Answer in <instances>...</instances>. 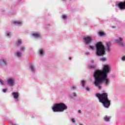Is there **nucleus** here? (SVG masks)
<instances>
[{
    "label": "nucleus",
    "mask_w": 125,
    "mask_h": 125,
    "mask_svg": "<svg viewBox=\"0 0 125 125\" xmlns=\"http://www.w3.org/2000/svg\"><path fill=\"white\" fill-rule=\"evenodd\" d=\"M25 49L26 48L25 47V46H22L20 49V51H25Z\"/></svg>",
    "instance_id": "393cba45"
},
{
    "label": "nucleus",
    "mask_w": 125,
    "mask_h": 125,
    "mask_svg": "<svg viewBox=\"0 0 125 125\" xmlns=\"http://www.w3.org/2000/svg\"><path fill=\"white\" fill-rule=\"evenodd\" d=\"M85 55H90V53L89 52H86L85 53Z\"/></svg>",
    "instance_id": "2f4dec72"
},
{
    "label": "nucleus",
    "mask_w": 125,
    "mask_h": 125,
    "mask_svg": "<svg viewBox=\"0 0 125 125\" xmlns=\"http://www.w3.org/2000/svg\"><path fill=\"white\" fill-rule=\"evenodd\" d=\"M106 48L102 42H98L96 44V55L97 56H102L106 53Z\"/></svg>",
    "instance_id": "7ed1b4c3"
},
{
    "label": "nucleus",
    "mask_w": 125,
    "mask_h": 125,
    "mask_svg": "<svg viewBox=\"0 0 125 125\" xmlns=\"http://www.w3.org/2000/svg\"><path fill=\"white\" fill-rule=\"evenodd\" d=\"M112 28H116V26H112Z\"/></svg>",
    "instance_id": "58836bf2"
},
{
    "label": "nucleus",
    "mask_w": 125,
    "mask_h": 125,
    "mask_svg": "<svg viewBox=\"0 0 125 125\" xmlns=\"http://www.w3.org/2000/svg\"><path fill=\"white\" fill-rule=\"evenodd\" d=\"M96 97L99 98V102L102 103L104 108H109L111 105V100L108 99V94L103 93L102 94H97Z\"/></svg>",
    "instance_id": "f03ea898"
},
{
    "label": "nucleus",
    "mask_w": 125,
    "mask_h": 125,
    "mask_svg": "<svg viewBox=\"0 0 125 125\" xmlns=\"http://www.w3.org/2000/svg\"><path fill=\"white\" fill-rule=\"evenodd\" d=\"M90 63H91V64H94V61L93 60H91L90 61Z\"/></svg>",
    "instance_id": "c756f323"
},
{
    "label": "nucleus",
    "mask_w": 125,
    "mask_h": 125,
    "mask_svg": "<svg viewBox=\"0 0 125 125\" xmlns=\"http://www.w3.org/2000/svg\"><path fill=\"white\" fill-rule=\"evenodd\" d=\"M83 41L84 44L87 45V44H89V43H91L93 42V39H92L91 36H87L83 38Z\"/></svg>",
    "instance_id": "39448f33"
},
{
    "label": "nucleus",
    "mask_w": 125,
    "mask_h": 125,
    "mask_svg": "<svg viewBox=\"0 0 125 125\" xmlns=\"http://www.w3.org/2000/svg\"><path fill=\"white\" fill-rule=\"evenodd\" d=\"M86 83V82L85 80L81 81V84H82V86L83 87H84V86H85V83Z\"/></svg>",
    "instance_id": "412c9836"
},
{
    "label": "nucleus",
    "mask_w": 125,
    "mask_h": 125,
    "mask_svg": "<svg viewBox=\"0 0 125 125\" xmlns=\"http://www.w3.org/2000/svg\"><path fill=\"white\" fill-rule=\"evenodd\" d=\"M20 1H21V0H19Z\"/></svg>",
    "instance_id": "ea45409f"
},
{
    "label": "nucleus",
    "mask_w": 125,
    "mask_h": 125,
    "mask_svg": "<svg viewBox=\"0 0 125 125\" xmlns=\"http://www.w3.org/2000/svg\"><path fill=\"white\" fill-rule=\"evenodd\" d=\"M77 88H78V86H77V85H73L71 87V89H77Z\"/></svg>",
    "instance_id": "b1692460"
},
{
    "label": "nucleus",
    "mask_w": 125,
    "mask_h": 125,
    "mask_svg": "<svg viewBox=\"0 0 125 125\" xmlns=\"http://www.w3.org/2000/svg\"><path fill=\"white\" fill-rule=\"evenodd\" d=\"M5 36L7 38H11V36H12V34L11 33V32L9 31H6L5 32Z\"/></svg>",
    "instance_id": "a211bd4d"
},
{
    "label": "nucleus",
    "mask_w": 125,
    "mask_h": 125,
    "mask_svg": "<svg viewBox=\"0 0 125 125\" xmlns=\"http://www.w3.org/2000/svg\"><path fill=\"white\" fill-rule=\"evenodd\" d=\"M121 59L122 61H125V56L122 57Z\"/></svg>",
    "instance_id": "473e14b6"
},
{
    "label": "nucleus",
    "mask_w": 125,
    "mask_h": 125,
    "mask_svg": "<svg viewBox=\"0 0 125 125\" xmlns=\"http://www.w3.org/2000/svg\"><path fill=\"white\" fill-rule=\"evenodd\" d=\"M7 83L9 86H14L15 85V79L9 78L7 80Z\"/></svg>",
    "instance_id": "6e6552de"
},
{
    "label": "nucleus",
    "mask_w": 125,
    "mask_h": 125,
    "mask_svg": "<svg viewBox=\"0 0 125 125\" xmlns=\"http://www.w3.org/2000/svg\"><path fill=\"white\" fill-rule=\"evenodd\" d=\"M12 96L15 99V102H19L20 100L19 99V96L20 94L18 92H13L12 93Z\"/></svg>",
    "instance_id": "1a4fd4ad"
},
{
    "label": "nucleus",
    "mask_w": 125,
    "mask_h": 125,
    "mask_svg": "<svg viewBox=\"0 0 125 125\" xmlns=\"http://www.w3.org/2000/svg\"><path fill=\"white\" fill-rule=\"evenodd\" d=\"M67 0H62V1H66Z\"/></svg>",
    "instance_id": "4c0bfd02"
},
{
    "label": "nucleus",
    "mask_w": 125,
    "mask_h": 125,
    "mask_svg": "<svg viewBox=\"0 0 125 125\" xmlns=\"http://www.w3.org/2000/svg\"><path fill=\"white\" fill-rule=\"evenodd\" d=\"M69 60H72V58L69 57Z\"/></svg>",
    "instance_id": "e433bc0d"
},
{
    "label": "nucleus",
    "mask_w": 125,
    "mask_h": 125,
    "mask_svg": "<svg viewBox=\"0 0 125 125\" xmlns=\"http://www.w3.org/2000/svg\"><path fill=\"white\" fill-rule=\"evenodd\" d=\"M71 121H72V123H73L74 124H75L76 123V120L74 118L71 119Z\"/></svg>",
    "instance_id": "7c9ffc66"
},
{
    "label": "nucleus",
    "mask_w": 125,
    "mask_h": 125,
    "mask_svg": "<svg viewBox=\"0 0 125 125\" xmlns=\"http://www.w3.org/2000/svg\"><path fill=\"white\" fill-rule=\"evenodd\" d=\"M98 34L101 36V37H103V36H105V35H106V33H104V32H102V31H100L98 33Z\"/></svg>",
    "instance_id": "aec40b11"
},
{
    "label": "nucleus",
    "mask_w": 125,
    "mask_h": 125,
    "mask_svg": "<svg viewBox=\"0 0 125 125\" xmlns=\"http://www.w3.org/2000/svg\"><path fill=\"white\" fill-rule=\"evenodd\" d=\"M107 61V59L106 58H101V61H102L103 62H105V61Z\"/></svg>",
    "instance_id": "a878e982"
},
{
    "label": "nucleus",
    "mask_w": 125,
    "mask_h": 125,
    "mask_svg": "<svg viewBox=\"0 0 125 125\" xmlns=\"http://www.w3.org/2000/svg\"><path fill=\"white\" fill-rule=\"evenodd\" d=\"M12 23L17 26H22L23 25V21L22 20L13 21Z\"/></svg>",
    "instance_id": "f8f14e48"
},
{
    "label": "nucleus",
    "mask_w": 125,
    "mask_h": 125,
    "mask_svg": "<svg viewBox=\"0 0 125 125\" xmlns=\"http://www.w3.org/2000/svg\"><path fill=\"white\" fill-rule=\"evenodd\" d=\"M111 72V67L109 65L103 64L102 70H96L93 74L95 80L94 84L99 88L101 89V84L104 83L106 86L110 84V81L107 79L108 74Z\"/></svg>",
    "instance_id": "f257e3e1"
},
{
    "label": "nucleus",
    "mask_w": 125,
    "mask_h": 125,
    "mask_svg": "<svg viewBox=\"0 0 125 125\" xmlns=\"http://www.w3.org/2000/svg\"><path fill=\"white\" fill-rule=\"evenodd\" d=\"M62 18L63 20H67L68 19V16L66 14H62Z\"/></svg>",
    "instance_id": "6ab92c4d"
},
{
    "label": "nucleus",
    "mask_w": 125,
    "mask_h": 125,
    "mask_svg": "<svg viewBox=\"0 0 125 125\" xmlns=\"http://www.w3.org/2000/svg\"><path fill=\"white\" fill-rule=\"evenodd\" d=\"M2 91L3 92L5 93L6 91H7V89H3Z\"/></svg>",
    "instance_id": "72a5a7b5"
},
{
    "label": "nucleus",
    "mask_w": 125,
    "mask_h": 125,
    "mask_svg": "<svg viewBox=\"0 0 125 125\" xmlns=\"http://www.w3.org/2000/svg\"><path fill=\"white\" fill-rule=\"evenodd\" d=\"M95 67V64H94V65H90V64H89L88 65V68L89 69H93V68H94Z\"/></svg>",
    "instance_id": "5701e85b"
},
{
    "label": "nucleus",
    "mask_w": 125,
    "mask_h": 125,
    "mask_svg": "<svg viewBox=\"0 0 125 125\" xmlns=\"http://www.w3.org/2000/svg\"><path fill=\"white\" fill-rule=\"evenodd\" d=\"M28 70L31 72L32 74H35L36 72H37V68H36V66L35 65L31 64L29 66Z\"/></svg>",
    "instance_id": "9b49d317"
},
{
    "label": "nucleus",
    "mask_w": 125,
    "mask_h": 125,
    "mask_svg": "<svg viewBox=\"0 0 125 125\" xmlns=\"http://www.w3.org/2000/svg\"><path fill=\"white\" fill-rule=\"evenodd\" d=\"M39 53L40 56H44V50L42 48H41L39 50Z\"/></svg>",
    "instance_id": "dca6fc26"
},
{
    "label": "nucleus",
    "mask_w": 125,
    "mask_h": 125,
    "mask_svg": "<svg viewBox=\"0 0 125 125\" xmlns=\"http://www.w3.org/2000/svg\"><path fill=\"white\" fill-rule=\"evenodd\" d=\"M7 58H1L0 59V67H6L7 66Z\"/></svg>",
    "instance_id": "0eeeda50"
},
{
    "label": "nucleus",
    "mask_w": 125,
    "mask_h": 125,
    "mask_svg": "<svg viewBox=\"0 0 125 125\" xmlns=\"http://www.w3.org/2000/svg\"><path fill=\"white\" fill-rule=\"evenodd\" d=\"M78 113H79V114H81V113H82V111H81V110H78Z\"/></svg>",
    "instance_id": "c9c22d12"
},
{
    "label": "nucleus",
    "mask_w": 125,
    "mask_h": 125,
    "mask_svg": "<svg viewBox=\"0 0 125 125\" xmlns=\"http://www.w3.org/2000/svg\"><path fill=\"white\" fill-rule=\"evenodd\" d=\"M22 55H23V54L22 53V52L21 51H17L15 53V56L16 57H18V58H20L22 57Z\"/></svg>",
    "instance_id": "4468645a"
},
{
    "label": "nucleus",
    "mask_w": 125,
    "mask_h": 125,
    "mask_svg": "<svg viewBox=\"0 0 125 125\" xmlns=\"http://www.w3.org/2000/svg\"><path fill=\"white\" fill-rule=\"evenodd\" d=\"M123 41L124 38L119 37L117 39L114 40V42L116 43H119V45L122 46V47H125V43L123 42Z\"/></svg>",
    "instance_id": "423d86ee"
},
{
    "label": "nucleus",
    "mask_w": 125,
    "mask_h": 125,
    "mask_svg": "<svg viewBox=\"0 0 125 125\" xmlns=\"http://www.w3.org/2000/svg\"><path fill=\"white\" fill-rule=\"evenodd\" d=\"M76 96H77V93H76V92H73V93H72V95L71 96H70V97H76Z\"/></svg>",
    "instance_id": "cd10ccee"
},
{
    "label": "nucleus",
    "mask_w": 125,
    "mask_h": 125,
    "mask_svg": "<svg viewBox=\"0 0 125 125\" xmlns=\"http://www.w3.org/2000/svg\"><path fill=\"white\" fill-rule=\"evenodd\" d=\"M68 107L64 103L55 104L52 107V110L53 112H64L67 110Z\"/></svg>",
    "instance_id": "20e7f679"
},
{
    "label": "nucleus",
    "mask_w": 125,
    "mask_h": 125,
    "mask_svg": "<svg viewBox=\"0 0 125 125\" xmlns=\"http://www.w3.org/2000/svg\"><path fill=\"white\" fill-rule=\"evenodd\" d=\"M116 5L121 10H123V9H125V2H117Z\"/></svg>",
    "instance_id": "9d476101"
},
{
    "label": "nucleus",
    "mask_w": 125,
    "mask_h": 125,
    "mask_svg": "<svg viewBox=\"0 0 125 125\" xmlns=\"http://www.w3.org/2000/svg\"><path fill=\"white\" fill-rule=\"evenodd\" d=\"M32 37L35 39H40L42 38V35L39 32H34L31 34Z\"/></svg>",
    "instance_id": "ddd939ff"
},
{
    "label": "nucleus",
    "mask_w": 125,
    "mask_h": 125,
    "mask_svg": "<svg viewBox=\"0 0 125 125\" xmlns=\"http://www.w3.org/2000/svg\"><path fill=\"white\" fill-rule=\"evenodd\" d=\"M89 49H91V50H94V46L89 45Z\"/></svg>",
    "instance_id": "c85d7f7f"
},
{
    "label": "nucleus",
    "mask_w": 125,
    "mask_h": 125,
    "mask_svg": "<svg viewBox=\"0 0 125 125\" xmlns=\"http://www.w3.org/2000/svg\"><path fill=\"white\" fill-rule=\"evenodd\" d=\"M22 43V40L19 39L17 42V45H20Z\"/></svg>",
    "instance_id": "4be33fe9"
},
{
    "label": "nucleus",
    "mask_w": 125,
    "mask_h": 125,
    "mask_svg": "<svg viewBox=\"0 0 125 125\" xmlns=\"http://www.w3.org/2000/svg\"><path fill=\"white\" fill-rule=\"evenodd\" d=\"M86 90L89 91V87H86Z\"/></svg>",
    "instance_id": "f704fd0d"
},
{
    "label": "nucleus",
    "mask_w": 125,
    "mask_h": 125,
    "mask_svg": "<svg viewBox=\"0 0 125 125\" xmlns=\"http://www.w3.org/2000/svg\"><path fill=\"white\" fill-rule=\"evenodd\" d=\"M104 122H106L107 123H109L110 121H111V116H109L108 115H105L104 117Z\"/></svg>",
    "instance_id": "2eb2a0df"
},
{
    "label": "nucleus",
    "mask_w": 125,
    "mask_h": 125,
    "mask_svg": "<svg viewBox=\"0 0 125 125\" xmlns=\"http://www.w3.org/2000/svg\"><path fill=\"white\" fill-rule=\"evenodd\" d=\"M106 45L107 46L106 50H108V51H110L111 50L110 49V46L112 45V43L111 42H106Z\"/></svg>",
    "instance_id": "f3484780"
},
{
    "label": "nucleus",
    "mask_w": 125,
    "mask_h": 125,
    "mask_svg": "<svg viewBox=\"0 0 125 125\" xmlns=\"http://www.w3.org/2000/svg\"><path fill=\"white\" fill-rule=\"evenodd\" d=\"M0 83L1 85H4V82H3L1 79H0Z\"/></svg>",
    "instance_id": "bb28decb"
}]
</instances>
